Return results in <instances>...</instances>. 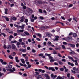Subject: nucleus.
<instances>
[{
  "label": "nucleus",
  "instance_id": "nucleus-1",
  "mask_svg": "<svg viewBox=\"0 0 79 79\" xmlns=\"http://www.w3.org/2000/svg\"><path fill=\"white\" fill-rule=\"evenodd\" d=\"M12 66H12V65H10V64L6 66V68H7V69H6L7 71H10V70L11 69V68H12Z\"/></svg>",
  "mask_w": 79,
  "mask_h": 79
},
{
  "label": "nucleus",
  "instance_id": "nucleus-2",
  "mask_svg": "<svg viewBox=\"0 0 79 79\" xmlns=\"http://www.w3.org/2000/svg\"><path fill=\"white\" fill-rule=\"evenodd\" d=\"M12 48L13 50H15V51H18V50L16 48V47L14 44H13L12 45Z\"/></svg>",
  "mask_w": 79,
  "mask_h": 79
},
{
  "label": "nucleus",
  "instance_id": "nucleus-3",
  "mask_svg": "<svg viewBox=\"0 0 79 79\" xmlns=\"http://www.w3.org/2000/svg\"><path fill=\"white\" fill-rule=\"evenodd\" d=\"M27 10H28L27 12L28 13H29L30 14H32V13L33 12V10H32V9H31L30 8H27Z\"/></svg>",
  "mask_w": 79,
  "mask_h": 79
},
{
  "label": "nucleus",
  "instance_id": "nucleus-4",
  "mask_svg": "<svg viewBox=\"0 0 79 79\" xmlns=\"http://www.w3.org/2000/svg\"><path fill=\"white\" fill-rule=\"evenodd\" d=\"M0 61L1 62L2 64H3V65H5L7 64V63H6V62L5 61L4 62L3 60L2 59H0Z\"/></svg>",
  "mask_w": 79,
  "mask_h": 79
},
{
  "label": "nucleus",
  "instance_id": "nucleus-5",
  "mask_svg": "<svg viewBox=\"0 0 79 79\" xmlns=\"http://www.w3.org/2000/svg\"><path fill=\"white\" fill-rule=\"evenodd\" d=\"M49 59L50 60V63H53V62H54V61H55V60L53 59V58L52 56L49 57Z\"/></svg>",
  "mask_w": 79,
  "mask_h": 79
},
{
  "label": "nucleus",
  "instance_id": "nucleus-6",
  "mask_svg": "<svg viewBox=\"0 0 79 79\" xmlns=\"http://www.w3.org/2000/svg\"><path fill=\"white\" fill-rule=\"evenodd\" d=\"M68 45L69 46V45H70L71 47H72V48H75V47H76V46L74 44H68Z\"/></svg>",
  "mask_w": 79,
  "mask_h": 79
},
{
  "label": "nucleus",
  "instance_id": "nucleus-7",
  "mask_svg": "<svg viewBox=\"0 0 79 79\" xmlns=\"http://www.w3.org/2000/svg\"><path fill=\"white\" fill-rule=\"evenodd\" d=\"M19 51L20 52H23V53H25L26 52V49H19Z\"/></svg>",
  "mask_w": 79,
  "mask_h": 79
},
{
  "label": "nucleus",
  "instance_id": "nucleus-8",
  "mask_svg": "<svg viewBox=\"0 0 79 79\" xmlns=\"http://www.w3.org/2000/svg\"><path fill=\"white\" fill-rule=\"evenodd\" d=\"M42 2L41 1H35V4L37 5H38V4H42Z\"/></svg>",
  "mask_w": 79,
  "mask_h": 79
},
{
  "label": "nucleus",
  "instance_id": "nucleus-9",
  "mask_svg": "<svg viewBox=\"0 0 79 79\" xmlns=\"http://www.w3.org/2000/svg\"><path fill=\"white\" fill-rule=\"evenodd\" d=\"M55 37L56 38L53 40V41H54V42L55 41H58V40H59V36H55Z\"/></svg>",
  "mask_w": 79,
  "mask_h": 79
},
{
  "label": "nucleus",
  "instance_id": "nucleus-10",
  "mask_svg": "<svg viewBox=\"0 0 79 79\" xmlns=\"http://www.w3.org/2000/svg\"><path fill=\"white\" fill-rule=\"evenodd\" d=\"M51 76L52 77V79H55V78H56V77H57V76H56V75H54L52 73L51 75Z\"/></svg>",
  "mask_w": 79,
  "mask_h": 79
},
{
  "label": "nucleus",
  "instance_id": "nucleus-11",
  "mask_svg": "<svg viewBox=\"0 0 79 79\" xmlns=\"http://www.w3.org/2000/svg\"><path fill=\"white\" fill-rule=\"evenodd\" d=\"M24 32V30H17V32L18 33V34H20V32Z\"/></svg>",
  "mask_w": 79,
  "mask_h": 79
},
{
  "label": "nucleus",
  "instance_id": "nucleus-12",
  "mask_svg": "<svg viewBox=\"0 0 79 79\" xmlns=\"http://www.w3.org/2000/svg\"><path fill=\"white\" fill-rule=\"evenodd\" d=\"M14 26H15V27H17L18 29H21V26L18 25L16 24H15Z\"/></svg>",
  "mask_w": 79,
  "mask_h": 79
},
{
  "label": "nucleus",
  "instance_id": "nucleus-13",
  "mask_svg": "<svg viewBox=\"0 0 79 79\" xmlns=\"http://www.w3.org/2000/svg\"><path fill=\"white\" fill-rule=\"evenodd\" d=\"M46 35L48 37H51L52 36V34L49 32H47L46 33Z\"/></svg>",
  "mask_w": 79,
  "mask_h": 79
},
{
  "label": "nucleus",
  "instance_id": "nucleus-14",
  "mask_svg": "<svg viewBox=\"0 0 79 79\" xmlns=\"http://www.w3.org/2000/svg\"><path fill=\"white\" fill-rule=\"evenodd\" d=\"M73 39V37H68L66 38L67 41H69L70 40H72Z\"/></svg>",
  "mask_w": 79,
  "mask_h": 79
},
{
  "label": "nucleus",
  "instance_id": "nucleus-15",
  "mask_svg": "<svg viewBox=\"0 0 79 79\" xmlns=\"http://www.w3.org/2000/svg\"><path fill=\"white\" fill-rule=\"evenodd\" d=\"M35 34L36 35H37V36H39L40 38H42V35L40 33H35Z\"/></svg>",
  "mask_w": 79,
  "mask_h": 79
},
{
  "label": "nucleus",
  "instance_id": "nucleus-16",
  "mask_svg": "<svg viewBox=\"0 0 79 79\" xmlns=\"http://www.w3.org/2000/svg\"><path fill=\"white\" fill-rule=\"evenodd\" d=\"M48 27L47 26H44L43 27H41V29H47Z\"/></svg>",
  "mask_w": 79,
  "mask_h": 79
},
{
  "label": "nucleus",
  "instance_id": "nucleus-17",
  "mask_svg": "<svg viewBox=\"0 0 79 79\" xmlns=\"http://www.w3.org/2000/svg\"><path fill=\"white\" fill-rule=\"evenodd\" d=\"M16 71V69L15 67H13L12 68V69H11L10 70V72H14V71Z\"/></svg>",
  "mask_w": 79,
  "mask_h": 79
},
{
  "label": "nucleus",
  "instance_id": "nucleus-18",
  "mask_svg": "<svg viewBox=\"0 0 79 79\" xmlns=\"http://www.w3.org/2000/svg\"><path fill=\"white\" fill-rule=\"evenodd\" d=\"M38 71L40 72H41L42 73H44L45 72V71L44 70H42L41 69H38Z\"/></svg>",
  "mask_w": 79,
  "mask_h": 79
},
{
  "label": "nucleus",
  "instance_id": "nucleus-19",
  "mask_svg": "<svg viewBox=\"0 0 79 79\" xmlns=\"http://www.w3.org/2000/svg\"><path fill=\"white\" fill-rule=\"evenodd\" d=\"M68 56L69 60H71L72 61H74V59H73V57H70V56Z\"/></svg>",
  "mask_w": 79,
  "mask_h": 79
},
{
  "label": "nucleus",
  "instance_id": "nucleus-20",
  "mask_svg": "<svg viewBox=\"0 0 79 79\" xmlns=\"http://www.w3.org/2000/svg\"><path fill=\"white\" fill-rule=\"evenodd\" d=\"M15 59L16 62H17V63H19V60L18 59V57L17 56L15 57Z\"/></svg>",
  "mask_w": 79,
  "mask_h": 79
},
{
  "label": "nucleus",
  "instance_id": "nucleus-21",
  "mask_svg": "<svg viewBox=\"0 0 79 79\" xmlns=\"http://www.w3.org/2000/svg\"><path fill=\"white\" fill-rule=\"evenodd\" d=\"M4 18H5V19H6V21H10V19H9V18H8L6 16H4Z\"/></svg>",
  "mask_w": 79,
  "mask_h": 79
},
{
  "label": "nucleus",
  "instance_id": "nucleus-22",
  "mask_svg": "<svg viewBox=\"0 0 79 79\" xmlns=\"http://www.w3.org/2000/svg\"><path fill=\"white\" fill-rule=\"evenodd\" d=\"M72 35L74 37H77V34L75 33H72Z\"/></svg>",
  "mask_w": 79,
  "mask_h": 79
},
{
  "label": "nucleus",
  "instance_id": "nucleus-23",
  "mask_svg": "<svg viewBox=\"0 0 79 79\" xmlns=\"http://www.w3.org/2000/svg\"><path fill=\"white\" fill-rule=\"evenodd\" d=\"M73 62H75V64L76 65H78V63H77V60H74V61H73Z\"/></svg>",
  "mask_w": 79,
  "mask_h": 79
},
{
  "label": "nucleus",
  "instance_id": "nucleus-24",
  "mask_svg": "<svg viewBox=\"0 0 79 79\" xmlns=\"http://www.w3.org/2000/svg\"><path fill=\"white\" fill-rule=\"evenodd\" d=\"M63 68H64V69H65V72H68V70H69L68 69H66V67H65V66H64Z\"/></svg>",
  "mask_w": 79,
  "mask_h": 79
},
{
  "label": "nucleus",
  "instance_id": "nucleus-25",
  "mask_svg": "<svg viewBox=\"0 0 79 79\" xmlns=\"http://www.w3.org/2000/svg\"><path fill=\"white\" fill-rule=\"evenodd\" d=\"M55 50H60L61 49V47L60 46H59L58 48L56 47L55 48Z\"/></svg>",
  "mask_w": 79,
  "mask_h": 79
},
{
  "label": "nucleus",
  "instance_id": "nucleus-26",
  "mask_svg": "<svg viewBox=\"0 0 79 79\" xmlns=\"http://www.w3.org/2000/svg\"><path fill=\"white\" fill-rule=\"evenodd\" d=\"M26 26L25 24H22V26H21V29H24V27Z\"/></svg>",
  "mask_w": 79,
  "mask_h": 79
},
{
  "label": "nucleus",
  "instance_id": "nucleus-27",
  "mask_svg": "<svg viewBox=\"0 0 79 79\" xmlns=\"http://www.w3.org/2000/svg\"><path fill=\"white\" fill-rule=\"evenodd\" d=\"M45 56H48L49 57V59H50V56H51V54H48L47 53H45Z\"/></svg>",
  "mask_w": 79,
  "mask_h": 79
},
{
  "label": "nucleus",
  "instance_id": "nucleus-28",
  "mask_svg": "<svg viewBox=\"0 0 79 79\" xmlns=\"http://www.w3.org/2000/svg\"><path fill=\"white\" fill-rule=\"evenodd\" d=\"M4 10H5V13L6 15H8V13H7V12H8V9H4Z\"/></svg>",
  "mask_w": 79,
  "mask_h": 79
},
{
  "label": "nucleus",
  "instance_id": "nucleus-29",
  "mask_svg": "<svg viewBox=\"0 0 79 79\" xmlns=\"http://www.w3.org/2000/svg\"><path fill=\"white\" fill-rule=\"evenodd\" d=\"M21 61L23 64H24L25 63V61H24V59H21Z\"/></svg>",
  "mask_w": 79,
  "mask_h": 79
},
{
  "label": "nucleus",
  "instance_id": "nucleus-30",
  "mask_svg": "<svg viewBox=\"0 0 79 79\" xmlns=\"http://www.w3.org/2000/svg\"><path fill=\"white\" fill-rule=\"evenodd\" d=\"M11 19H12L13 21H16L17 19L16 18L14 17H12Z\"/></svg>",
  "mask_w": 79,
  "mask_h": 79
},
{
  "label": "nucleus",
  "instance_id": "nucleus-31",
  "mask_svg": "<svg viewBox=\"0 0 79 79\" xmlns=\"http://www.w3.org/2000/svg\"><path fill=\"white\" fill-rule=\"evenodd\" d=\"M11 47V45H9L7 47H6V48L7 49H10Z\"/></svg>",
  "mask_w": 79,
  "mask_h": 79
},
{
  "label": "nucleus",
  "instance_id": "nucleus-32",
  "mask_svg": "<svg viewBox=\"0 0 79 79\" xmlns=\"http://www.w3.org/2000/svg\"><path fill=\"white\" fill-rule=\"evenodd\" d=\"M27 66L28 67H26V69H29V68H30L31 67V65L30 64H28Z\"/></svg>",
  "mask_w": 79,
  "mask_h": 79
},
{
  "label": "nucleus",
  "instance_id": "nucleus-33",
  "mask_svg": "<svg viewBox=\"0 0 79 79\" xmlns=\"http://www.w3.org/2000/svg\"><path fill=\"white\" fill-rule=\"evenodd\" d=\"M72 72L73 73V74H76V73H78L79 72L77 71L75 72V71H74L73 70H71Z\"/></svg>",
  "mask_w": 79,
  "mask_h": 79
},
{
  "label": "nucleus",
  "instance_id": "nucleus-34",
  "mask_svg": "<svg viewBox=\"0 0 79 79\" xmlns=\"http://www.w3.org/2000/svg\"><path fill=\"white\" fill-rule=\"evenodd\" d=\"M35 77H37V79H39V77H38V76H40V77H41V76L40 75H37V74H35Z\"/></svg>",
  "mask_w": 79,
  "mask_h": 79
},
{
  "label": "nucleus",
  "instance_id": "nucleus-35",
  "mask_svg": "<svg viewBox=\"0 0 79 79\" xmlns=\"http://www.w3.org/2000/svg\"><path fill=\"white\" fill-rule=\"evenodd\" d=\"M24 33L26 35H29V33L27 31H25L24 32Z\"/></svg>",
  "mask_w": 79,
  "mask_h": 79
},
{
  "label": "nucleus",
  "instance_id": "nucleus-36",
  "mask_svg": "<svg viewBox=\"0 0 79 79\" xmlns=\"http://www.w3.org/2000/svg\"><path fill=\"white\" fill-rule=\"evenodd\" d=\"M58 63L59 64H60V65H62L63 64V63H62V61H59L58 62Z\"/></svg>",
  "mask_w": 79,
  "mask_h": 79
},
{
  "label": "nucleus",
  "instance_id": "nucleus-37",
  "mask_svg": "<svg viewBox=\"0 0 79 79\" xmlns=\"http://www.w3.org/2000/svg\"><path fill=\"white\" fill-rule=\"evenodd\" d=\"M73 69L74 71H76L78 72V69L75 67H74L73 68Z\"/></svg>",
  "mask_w": 79,
  "mask_h": 79
},
{
  "label": "nucleus",
  "instance_id": "nucleus-38",
  "mask_svg": "<svg viewBox=\"0 0 79 79\" xmlns=\"http://www.w3.org/2000/svg\"><path fill=\"white\" fill-rule=\"evenodd\" d=\"M57 78H58V79H64V78H62V77H60V76H58Z\"/></svg>",
  "mask_w": 79,
  "mask_h": 79
},
{
  "label": "nucleus",
  "instance_id": "nucleus-39",
  "mask_svg": "<svg viewBox=\"0 0 79 79\" xmlns=\"http://www.w3.org/2000/svg\"><path fill=\"white\" fill-rule=\"evenodd\" d=\"M25 61L26 62L28 61V57L26 56L25 57Z\"/></svg>",
  "mask_w": 79,
  "mask_h": 79
},
{
  "label": "nucleus",
  "instance_id": "nucleus-40",
  "mask_svg": "<svg viewBox=\"0 0 79 79\" xmlns=\"http://www.w3.org/2000/svg\"><path fill=\"white\" fill-rule=\"evenodd\" d=\"M44 56V54L43 53H40L39 54V56Z\"/></svg>",
  "mask_w": 79,
  "mask_h": 79
},
{
  "label": "nucleus",
  "instance_id": "nucleus-41",
  "mask_svg": "<svg viewBox=\"0 0 79 79\" xmlns=\"http://www.w3.org/2000/svg\"><path fill=\"white\" fill-rule=\"evenodd\" d=\"M16 45H17V46H19L21 45V43H20L19 42H17L16 44Z\"/></svg>",
  "mask_w": 79,
  "mask_h": 79
},
{
  "label": "nucleus",
  "instance_id": "nucleus-42",
  "mask_svg": "<svg viewBox=\"0 0 79 79\" xmlns=\"http://www.w3.org/2000/svg\"><path fill=\"white\" fill-rule=\"evenodd\" d=\"M1 34V35H3L4 37L6 36V35H5V34L4 33H2Z\"/></svg>",
  "mask_w": 79,
  "mask_h": 79
},
{
  "label": "nucleus",
  "instance_id": "nucleus-43",
  "mask_svg": "<svg viewBox=\"0 0 79 79\" xmlns=\"http://www.w3.org/2000/svg\"><path fill=\"white\" fill-rule=\"evenodd\" d=\"M62 47L63 49H64V50L66 49V47H65V46L64 45H62Z\"/></svg>",
  "mask_w": 79,
  "mask_h": 79
},
{
  "label": "nucleus",
  "instance_id": "nucleus-44",
  "mask_svg": "<svg viewBox=\"0 0 79 79\" xmlns=\"http://www.w3.org/2000/svg\"><path fill=\"white\" fill-rule=\"evenodd\" d=\"M25 44H26L23 42H22L21 43V44H20V45H24Z\"/></svg>",
  "mask_w": 79,
  "mask_h": 79
},
{
  "label": "nucleus",
  "instance_id": "nucleus-45",
  "mask_svg": "<svg viewBox=\"0 0 79 79\" xmlns=\"http://www.w3.org/2000/svg\"><path fill=\"white\" fill-rule=\"evenodd\" d=\"M43 45L44 46H46L47 45V42H44L43 43Z\"/></svg>",
  "mask_w": 79,
  "mask_h": 79
},
{
  "label": "nucleus",
  "instance_id": "nucleus-46",
  "mask_svg": "<svg viewBox=\"0 0 79 79\" xmlns=\"http://www.w3.org/2000/svg\"><path fill=\"white\" fill-rule=\"evenodd\" d=\"M53 52V54H57V52H56V51H54Z\"/></svg>",
  "mask_w": 79,
  "mask_h": 79
},
{
  "label": "nucleus",
  "instance_id": "nucleus-47",
  "mask_svg": "<svg viewBox=\"0 0 79 79\" xmlns=\"http://www.w3.org/2000/svg\"><path fill=\"white\" fill-rule=\"evenodd\" d=\"M39 11L40 12V13H42L43 12H42V10L41 9H40L39 10Z\"/></svg>",
  "mask_w": 79,
  "mask_h": 79
},
{
  "label": "nucleus",
  "instance_id": "nucleus-48",
  "mask_svg": "<svg viewBox=\"0 0 79 79\" xmlns=\"http://www.w3.org/2000/svg\"><path fill=\"white\" fill-rule=\"evenodd\" d=\"M70 54H75V52L74 51L70 52Z\"/></svg>",
  "mask_w": 79,
  "mask_h": 79
},
{
  "label": "nucleus",
  "instance_id": "nucleus-49",
  "mask_svg": "<svg viewBox=\"0 0 79 79\" xmlns=\"http://www.w3.org/2000/svg\"><path fill=\"white\" fill-rule=\"evenodd\" d=\"M24 22L25 23H27L28 22V19H25Z\"/></svg>",
  "mask_w": 79,
  "mask_h": 79
},
{
  "label": "nucleus",
  "instance_id": "nucleus-50",
  "mask_svg": "<svg viewBox=\"0 0 79 79\" xmlns=\"http://www.w3.org/2000/svg\"><path fill=\"white\" fill-rule=\"evenodd\" d=\"M40 19H41V20H42L43 19H44V17L42 16H40Z\"/></svg>",
  "mask_w": 79,
  "mask_h": 79
},
{
  "label": "nucleus",
  "instance_id": "nucleus-51",
  "mask_svg": "<svg viewBox=\"0 0 79 79\" xmlns=\"http://www.w3.org/2000/svg\"><path fill=\"white\" fill-rule=\"evenodd\" d=\"M9 58H10V59H13V57H12V56H9Z\"/></svg>",
  "mask_w": 79,
  "mask_h": 79
},
{
  "label": "nucleus",
  "instance_id": "nucleus-52",
  "mask_svg": "<svg viewBox=\"0 0 79 79\" xmlns=\"http://www.w3.org/2000/svg\"><path fill=\"white\" fill-rule=\"evenodd\" d=\"M76 19H77V18H73V20H74V21H75L76 22H77V20H76Z\"/></svg>",
  "mask_w": 79,
  "mask_h": 79
},
{
  "label": "nucleus",
  "instance_id": "nucleus-53",
  "mask_svg": "<svg viewBox=\"0 0 79 79\" xmlns=\"http://www.w3.org/2000/svg\"><path fill=\"white\" fill-rule=\"evenodd\" d=\"M36 40H38V41H40V40H40V39L39 38H37L36 39Z\"/></svg>",
  "mask_w": 79,
  "mask_h": 79
},
{
  "label": "nucleus",
  "instance_id": "nucleus-54",
  "mask_svg": "<svg viewBox=\"0 0 79 79\" xmlns=\"http://www.w3.org/2000/svg\"><path fill=\"white\" fill-rule=\"evenodd\" d=\"M60 70L61 71H64V69L63 68H61L60 69Z\"/></svg>",
  "mask_w": 79,
  "mask_h": 79
},
{
  "label": "nucleus",
  "instance_id": "nucleus-55",
  "mask_svg": "<svg viewBox=\"0 0 79 79\" xmlns=\"http://www.w3.org/2000/svg\"><path fill=\"white\" fill-rule=\"evenodd\" d=\"M28 41L30 43L31 42H32V40L30 39H29L28 40Z\"/></svg>",
  "mask_w": 79,
  "mask_h": 79
},
{
  "label": "nucleus",
  "instance_id": "nucleus-56",
  "mask_svg": "<svg viewBox=\"0 0 79 79\" xmlns=\"http://www.w3.org/2000/svg\"><path fill=\"white\" fill-rule=\"evenodd\" d=\"M23 10L26 9V6H23Z\"/></svg>",
  "mask_w": 79,
  "mask_h": 79
},
{
  "label": "nucleus",
  "instance_id": "nucleus-57",
  "mask_svg": "<svg viewBox=\"0 0 79 79\" xmlns=\"http://www.w3.org/2000/svg\"><path fill=\"white\" fill-rule=\"evenodd\" d=\"M58 55L59 57H62V56L61 55L60 53H58Z\"/></svg>",
  "mask_w": 79,
  "mask_h": 79
},
{
  "label": "nucleus",
  "instance_id": "nucleus-58",
  "mask_svg": "<svg viewBox=\"0 0 79 79\" xmlns=\"http://www.w3.org/2000/svg\"><path fill=\"white\" fill-rule=\"evenodd\" d=\"M9 38L10 39H13V36H12V35H10L9 36Z\"/></svg>",
  "mask_w": 79,
  "mask_h": 79
},
{
  "label": "nucleus",
  "instance_id": "nucleus-59",
  "mask_svg": "<svg viewBox=\"0 0 79 79\" xmlns=\"http://www.w3.org/2000/svg\"><path fill=\"white\" fill-rule=\"evenodd\" d=\"M54 65H56V66H58V63H57L56 62H55L54 63Z\"/></svg>",
  "mask_w": 79,
  "mask_h": 79
},
{
  "label": "nucleus",
  "instance_id": "nucleus-60",
  "mask_svg": "<svg viewBox=\"0 0 79 79\" xmlns=\"http://www.w3.org/2000/svg\"><path fill=\"white\" fill-rule=\"evenodd\" d=\"M67 77H70V73H68L67 74Z\"/></svg>",
  "mask_w": 79,
  "mask_h": 79
},
{
  "label": "nucleus",
  "instance_id": "nucleus-61",
  "mask_svg": "<svg viewBox=\"0 0 79 79\" xmlns=\"http://www.w3.org/2000/svg\"><path fill=\"white\" fill-rule=\"evenodd\" d=\"M51 70L52 71H55V70L54 69V68H53V67H52Z\"/></svg>",
  "mask_w": 79,
  "mask_h": 79
},
{
  "label": "nucleus",
  "instance_id": "nucleus-62",
  "mask_svg": "<svg viewBox=\"0 0 79 79\" xmlns=\"http://www.w3.org/2000/svg\"><path fill=\"white\" fill-rule=\"evenodd\" d=\"M35 50H34V49H32V52L33 53H35Z\"/></svg>",
  "mask_w": 79,
  "mask_h": 79
},
{
  "label": "nucleus",
  "instance_id": "nucleus-63",
  "mask_svg": "<svg viewBox=\"0 0 79 79\" xmlns=\"http://www.w3.org/2000/svg\"><path fill=\"white\" fill-rule=\"evenodd\" d=\"M31 22H34V19H31Z\"/></svg>",
  "mask_w": 79,
  "mask_h": 79
},
{
  "label": "nucleus",
  "instance_id": "nucleus-64",
  "mask_svg": "<svg viewBox=\"0 0 79 79\" xmlns=\"http://www.w3.org/2000/svg\"><path fill=\"white\" fill-rule=\"evenodd\" d=\"M63 44L64 45H67V43L64 42H63Z\"/></svg>",
  "mask_w": 79,
  "mask_h": 79
}]
</instances>
